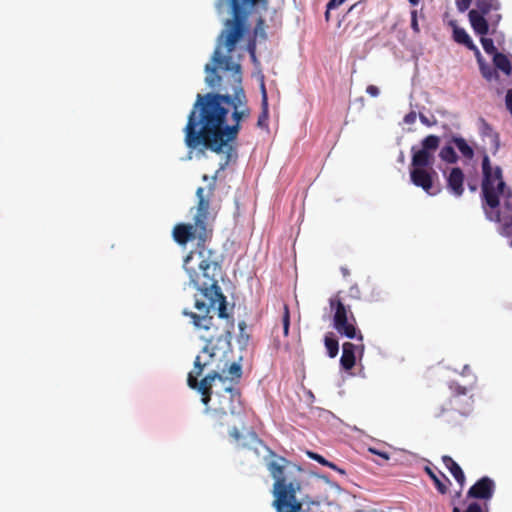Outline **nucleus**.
<instances>
[{"instance_id": "42", "label": "nucleus", "mask_w": 512, "mask_h": 512, "mask_svg": "<svg viewBox=\"0 0 512 512\" xmlns=\"http://www.w3.org/2000/svg\"><path fill=\"white\" fill-rule=\"evenodd\" d=\"M245 326H246L245 322L239 323V327L241 330H243L245 328Z\"/></svg>"}, {"instance_id": "18", "label": "nucleus", "mask_w": 512, "mask_h": 512, "mask_svg": "<svg viewBox=\"0 0 512 512\" xmlns=\"http://www.w3.org/2000/svg\"><path fill=\"white\" fill-rule=\"evenodd\" d=\"M453 39L455 42L466 46L468 49L475 51L477 55H480L478 48L475 46L465 29L455 27L453 30Z\"/></svg>"}, {"instance_id": "4", "label": "nucleus", "mask_w": 512, "mask_h": 512, "mask_svg": "<svg viewBox=\"0 0 512 512\" xmlns=\"http://www.w3.org/2000/svg\"><path fill=\"white\" fill-rule=\"evenodd\" d=\"M482 205L489 219L502 223V233L512 235V191L506 186L500 166H492L489 156L482 159Z\"/></svg>"}, {"instance_id": "45", "label": "nucleus", "mask_w": 512, "mask_h": 512, "mask_svg": "<svg viewBox=\"0 0 512 512\" xmlns=\"http://www.w3.org/2000/svg\"><path fill=\"white\" fill-rule=\"evenodd\" d=\"M452 512H461V510L458 507H454Z\"/></svg>"}, {"instance_id": "24", "label": "nucleus", "mask_w": 512, "mask_h": 512, "mask_svg": "<svg viewBox=\"0 0 512 512\" xmlns=\"http://www.w3.org/2000/svg\"><path fill=\"white\" fill-rule=\"evenodd\" d=\"M480 42L482 44L484 51L487 54L494 56L495 53H498L497 49L494 45V42L491 38L484 37V35H483V36H481Z\"/></svg>"}, {"instance_id": "2", "label": "nucleus", "mask_w": 512, "mask_h": 512, "mask_svg": "<svg viewBox=\"0 0 512 512\" xmlns=\"http://www.w3.org/2000/svg\"><path fill=\"white\" fill-rule=\"evenodd\" d=\"M217 178V173L211 177L206 174L202 176V180L209 183L206 188L198 187L196 190L197 205L193 224L180 223L173 228V238L179 245L184 246L190 240H197L195 248L183 260V268L190 283L201 296H195L194 307L197 312L183 310V315L191 319L194 327H208L211 325L212 312L217 311L218 317H226L227 311L226 296L217 279L221 273L219 255L207 245L212 238L213 224L219 211V207L211 204Z\"/></svg>"}, {"instance_id": "40", "label": "nucleus", "mask_w": 512, "mask_h": 512, "mask_svg": "<svg viewBox=\"0 0 512 512\" xmlns=\"http://www.w3.org/2000/svg\"><path fill=\"white\" fill-rule=\"evenodd\" d=\"M255 48H254V45L250 46V53L252 55V57H255Z\"/></svg>"}, {"instance_id": "27", "label": "nucleus", "mask_w": 512, "mask_h": 512, "mask_svg": "<svg viewBox=\"0 0 512 512\" xmlns=\"http://www.w3.org/2000/svg\"><path fill=\"white\" fill-rule=\"evenodd\" d=\"M308 455L311 459L317 461L318 463L324 465V466H327V467H330L332 469H337L336 465L327 461L323 456L317 454V453H313V452H308Z\"/></svg>"}, {"instance_id": "39", "label": "nucleus", "mask_w": 512, "mask_h": 512, "mask_svg": "<svg viewBox=\"0 0 512 512\" xmlns=\"http://www.w3.org/2000/svg\"><path fill=\"white\" fill-rule=\"evenodd\" d=\"M361 3H362V2H361V1H359V2H357V3H355V4H353V5L349 8V12H351L352 10H354V9H355L358 5H360Z\"/></svg>"}, {"instance_id": "37", "label": "nucleus", "mask_w": 512, "mask_h": 512, "mask_svg": "<svg viewBox=\"0 0 512 512\" xmlns=\"http://www.w3.org/2000/svg\"><path fill=\"white\" fill-rule=\"evenodd\" d=\"M330 11L331 10H328V8H326V12H325V20H326V22L330 21Z\"/></svg>"}, {"instance_id": "38", "label": "nucleus", "mask_w": 512, "mask_h": 512, "mask_svg": "<svg viewBox=\"0 0 512 512\" xmlns=\"http://www.w3.org/2000/svg\"><path fill=\"white\" fill-rule=\"evenodd\" d=\"M341 272H342V274H343L344 276H348V275H349V270H348L347 268L342 267V268H341Z\"/></svg>"}, {"instance_id": "44", "label": "nucleus", "mask_w": 512, "mask_h": 512, "mask_svg": "<svg viewBox=\"0 0 512 512\" xmlns=\"http://www.w3.org/2000/svg\"><path fill=\"white\" fill-rule=\"evenodd\" d=\"M468 370H469V366H468V365H465V366H464V371H463V373L468 372Z\"/></svg>"}, {"instance_id": "36", "label": "nucleus", "mask_w": 512, "mask_h": 512, "mask_svg": "<svg viewBox=\"0 0 512 512\" xmlns=\"http://www.w3.org/2000/svg\"><path fill=\"white\" fill-rule=\"evenodd\" d=\"M501 15L500 14H495L491 17V21H492V25H497L499 23V21L501 20Z\"/></svg>"}, {"instance_id": "29", "label": "nucleus", "mask_w": 512, "mask_h": 512, "mask_svg": "<svg viewBox=\"0 0 512 512\" xmlns=\"http://www.w3.org/2000/svg\"><path fill=\"white\" fill-rule=\"evenodd\" d=\"M471 3H472V0H456L457 10L459 12L463 13L466 10H468V8L470 7Z\"/></svg>"}, {"instance_id": "17", "label": "nucleus", "mask_w": 512, "mask_h": 512, "mask_svg": "<svg viewBox=\"0 0 512 512\" xmlns=\"http://www.w3.org/2000/svg\"><path fill=\"white\" fill-rule=\"evenodd\" d=\"M442 461L457 483L463 486L465 483V475L462 468L448 455H444Z\"/></svg>"}, {"instance_id": "20", "label": "nucleus", "mask_w": 512, "mask_h": 512, "mask_svg": "<svg viewBox=\"0 0 512 512\" xmlns=\"http://www.w3.org/2000/svg\"><path fill=\"white\" fill-rule=\"evenodd\" d=\"M493 63L495 67L501 70L505 75L510 76L512 72L511 62L509 58L503 53H495L493 56Z\"/></svg>"}, {"instance_id": "21", "label": "nucleus", "mask_w": 512, "mask_h": 512, "mask_svg": "<svg viewBox=\"0 0 512 512\" xmlns=\"http://www.w3.org/2000/svg\"><path fill=\"white\" fill-rule=\"evenodd\" d=\"M450 143H453L459 152L467 159H472L474 151L472 147L466 142V140L459 136H453Z\"/></svg>"}, {"instance_id": "12", "label": "nucleus", "mask_w": 512, "mask_h": 512, "mask_svg": "<svg viewBox=\"0 0 512 512\" xmlns=\"http://www.w3.org/2000/svg\"><path fill=\"white\" fill-rule=\"evenodd\" d=\"M233 332V330L231 331ZM232 336V333H230V337ZM232 353L231 351V345L229 346V350L225 353V356L221 360L220 365L224 366L226 365L225 372H221L224 377L227 378V385L231 383V385H234L237 387L241 377H242V366L239 362H231L228 363V354Z\"/></svg>"}, {"instance_id": "41", "label": "nucleus", "mask_w": 512, "mask_h": 512, "mask_svg": "<svg viewBox=\"0 0 512 512\" xmlns=\"http://www.w3.org/2000/svg\"><path fill=\"white\" fill-rule=\"evenodd\" d=\"M409 2L415 6L420 2V0H409Z\"/></svg>"}, {"instance_id": "43", "label": "nucleus", "mask_w": 512, "mask_h": 512, "mask_svg": "<svg viewBox=\"0 0 512 512\" xmlns=\"http://www.w3.org/2000/svg\"><path fill=\"white\" fill-rule=\"evenodd\" d=\"M445 410H446L445 408H442V409H441V412L437 414V417H440V416L443 414V412H444Z\"/></svg>"}, {"instance_id": "7", "label": "nucleus", "mask_w": 512, "mask_h": 512, "mask_svg": "<svg viewBox=\"0 0 512 512\" xmlns=\"http://www.w3.org/2000/svg\"><path fill=\"white\" fill-rule=\"evenodd\" d=\"M475 4L477 9L470 10L468 18L474 32L483 36L489 32V23L484 16L491 11H498L501 4L499 0H477Z\"/></svg>"}, {"instance_id": "23", "label": "nucleus", "mask_w": 512, "mask_h": 512, "mask_svg": "<svg viewBox=\"0 0 512 512\" xmlns=\"http://www.w3.org/2000/svg\"><path fill=\"white\" fill-rule=\"evenodd\" d=\"M440 158L450 164L456 163L458 160V156L454 150V147L452 145H446L444 146L439 154Z\"/></svg>"}, {"instance_id": "32", "label": "nucleus", "mask_w": 512, "mask_h": 512, "mask_svg": "<svg viewBox=\"0 0 512 512\" xmlns=\"http://www.w3.org/2000/svg\"><path fill=\"white\" fill-rule=\"evenodd\" d=\"M366 92L372 97H377L380 93L379 88L375 85H368Z\"/></svg>"}, {"instance_id": "35", "label": "nucleus", "mask_w": 512, "mask_h": 512, "mask_svg": "<svg viewBox=\"0 0 512 512\" xmlns=\"http://www.w3.org/2000/svg\"><path fill=\"white\" fill-rule=\"evenodd\" d=\"M350 294L355 298H360V291L357 285L350 287Z\"/></svg>"}, {"instance_id": "34", "label": "nucleus", "mask_w": 512, "mask_h": 512, "mask_svg": "<svg viewBox=\"0 0 512 512\" xmlns=\"http://www.w3.org/2000/svg\"><path fill=\"white\" fill-rule=\"evenodd\" d=\"M416 113L414 111L409 112L404 117V122L406 124H413L416 121Z\"/></svg>"}, {"instance_id": "15", "label": "nucleus", "mask_w": 512, "mask_h": 512, "mask_svg": "<svg viewBox=\"0 0 512 512\" xmlns=\"http://www.w3.org/2000/svg\"><path fill=\"white\" fill-rule=\"evenodd\" d=\"M357 346L351 342H345L342 345V356L340 358V364L343 369L351 370L356 362L355 352Z\"/></svg>"}, {"instance_id": "28", "label": "nucleus", "mask_w": 512, "mask_h": 512, "mask_svg": "<svg viewBox=\"0 0 512 512\" xmlns=\"http://www.w3.org/2000/svg\"><path fill=\"white\" fill-rule=\"evenodd\" d=\"M480 70H481L482 76L487 80H491L493 78V76L496 74V72L493 70L492 67L485 65L481 62H480Z\"/></svg>"}, {"instance_id": "5", "label": "nucleus", "mask_w": 512, "mask_h": 512, "mask_svg": "<svg viewBox=\"0 0 512 512\" xmlns=\"http://www.w3.org/2000/svg\"><path fill=\"white\" fill-rule=\"evenodd\" d=\"M268 451L270 459L266 460V467L274 479L273 506L277 512H300L302 503L296 498V493L301 490L298 476L301 468L272 450Z\"/></svg>"}, {"instance_id": "13", "label": "nucleus", "mask_w": 512, "mask_h": 512, "mask_svg": "<svg viewBox=\"0 0 512 512\" xmlns=\"http://www.w3.org/2000/svg\"><path fill=\"white\" fill-rule=\"evenodd\" d=\"M447 189L456 197L462 196L464 192V173L459 167L451 169L447 176Z\"/></svg>"}, {"instance_id": "31", "label": "nucleus", "mask_w": 512, "mask_h": 512, "mask_svg": "<svg viewBox=\"0 0 512 512\" xmlns=\"http://www.w3.org/2000/svg\"><path fill=\"white\" fill-rule=\"evenodd\" d=\"M411 28L418 33L419 32V26H418V20H417V11L413 10L411 12Z\"/></svg>"}, {"instance_id": "26", "label": "nucleus", "mask_w": 512, "mask_h": 512, "mask_svg": "<svg viewBox=\"0 0 512 512\" xmlns=\"http://www.w3.org/2000/svg\"><path fill=\"white\" fill-rule=\"evenodd\" d=\"M464 512H489L488 504L481 505L478 502H471Z\"/></svg>"}, {"instance_id": "11", "label": "nucleus", "mask_w": 512, "mask_h": 512, "mask_svg": "<svg viewBox=\"0 0 512 512\" xmlns=\"http://www.w3.org/2000/svg\"><path fill=\"white\" fill-rule=\"evenodd\" d=\"M494 491V481L491 478L484 476L469 488L467 498L484 500L486 503L493 497Z\"/></svg>"}, {"instance_id": "1", "label": "nucleus", "mask_w": 512, "mask_h": 512, "mask_svg": "<svg viewBox=\"0 0 512 512\" xmlns=\"http://www.w3.org/2000/svg\"><path fill=\"white\" fill-rule=\"evenodd\" d=\"M259 0H231L233 18L225 22L218 38V45L211 57V63L205 65V82L211 89L224 91V94L209 92L197 94L184 127V142L188 149L211 150L224 153L219 173L237 158L235 146L240 131V122L250 117L247 98L242 87V70L238 62L233 61L232 52L243 37L246 27L248 8Z\"/></svg>"}, {"instance_id": "9", "label": "nucleus", "mask_w": 512, "mask_h": 512, "mask_svg": "<svg viewBox=\"0 0 512 512\" xmlns=\"http://www.w3.org/2000/svg\"><path fill=\"white\" fill-rule=\"evenodd\" d=\"M449 388L451 397L448 409L457 411L461 415L468 414L473 403L472 396H468V388L457 382H451Z\"/></svg>"}, {"instance_id": "3", "label": "nucleus", "mask_w": 512, "mask_h": 512, "mask_svg": "<svg viewBox=\"0 0 512 512\" xmlns=\"http://www.w3.org/2000/svg\"><path fill=\"white\" fill-rule=\"evenodd\" d=\"M222 322L217 324L211 315V325L195 327L202 330L201 339L205 345L194 360V368L187 376V385L201 395L205 412L211 413L215 422L220 425L224 416L238 414L242 409L240 389L227 385L226 365L221 360L230 346V333L234 330V319L226 312V317H218Z\"/></svg>"}, {"instance_id": "6", "label": "nucleus", "mask_w": 512, "mask_h": 512, "mask_svg": "<svg viewBox=\"0 0 512 512\" xmlns=\"http://www.w3.org/2000/svg\"><path fill=\"white\" fill-rule=\"evenodd\" d=\"M331 311H333V327L342 336L349 339L362 341L363 335L356 327V318L349 305H345L340 297V293L329 299Z\"/></svg>"}, {"instance_id": "14", "label": "nucleus", "mask_w": 512, "mask_h": 512, "mask_svg": "<svg viewBox=\"0 0 512 512\" xmlns=\"http://www.w3.org/2000/svg\"><path fill=\"white\" fill-rule=\"evenodd\" d=\"M424 471L433 481L437 491L440 494H446L448 492V487L451 485V482L444 473L439 471L437 474L430 466H425Z\"/></svg>"}, {"instance_id": "8", "label": "nucleus", "mask_w": 512, "mask_h": 512, "mask_svg": "<svg viewBox=\"0 0 512 512\" xmlns=\"http://www.w3.org/2000/svg\"><path fill=\"white\" fill-rule=\"evenodd\" d=\"M440 138L437 135H428L421 142V149L415 150L412 147L413 153L411 165L412 166H431L434 162L433 153L439 148Z\"/></svg>"}, {"instance_id": "30", "label": "nucleus", "mask_w": 512, "mask_h": 512, "mask_svg": "<svg viewBox=\"0 0 512 512\" xmlns=\"http://www.w3.org/2000/svg\"><path fill=\"white\" fill-rule=\"evenodd\" d=\"M368 451L372 454H375L377 456H379L384 462L388 461L390 459V455L388 452H385V451H380L376 448H368Z\"/></svg>"}, {"instance_id": "33", "label": "nucleus", "mask_w": 512, "mask_h": 512, "mask_svg": "<svg viewBox=\"0 0 512 512\" xmlns=\"http://www.w3.org/2000/svg\"><path fill=\"white\" fill-rule=\"evenodd\" d=\"M344 2H345V0H330L327 3L326 8H328V10H332V9L339 7Z\"/></svg>"}, {"instance_id": "22", "label": "nucleus", "mask_w": 512, "mask_h": 512, "mask_svg": "<svg viewBox=\"0 0 512 512\" xmlns=\"http://www.w3.org/2000/svg\"><path fill=\"white\" fill-rule=\"evenodd\" d=\"M324 345L327 349L328 356L330 358H335L339 351V343L332 333H328L325 335Z\"/></svg>"}, {"instance_id": "10", "label": "nucleus", "mask_w": 512, "mask_h": 512, "mask_svg": "<svg viewBox=\"0 0 512 512\" xmlns=\"http://www.w3.org/2000/svg\"><path fill=\"white\" fill-rule=\"evenodd\" d=\"M425 167L413 166L410 171L411 182L415 186L421 187L426 193L435 195L440 191V189L433 190V176H437V173L435 171L428 172Z\"/></svg>"}, {"instance_id": "16", "label": "nucleus", "mask_w": 512, "mask_h": 512, "mask_svg": "<svg viewBox=\"0 0 512 512\" xmlns=\"http://www.w3.org/2000/svg\"><path fill=\"white\" fill-rule=\"evenodd\" d=\"M229 435L240 447H246L249 443H262L255 432H249L247 436H243L236 427L230 430Z\"/></svg>"}, {"instance_id": "19", "label": "nucleus", "mask_w": 512, "mask_h": 512, "mask_svg": "<svg viewBox=\"0 0 512 512\" xmlns=\"http://www.w3.org/2000/svg\"><path fill=\"white\" fill-rule=\"evenodd\" d=\"M261 88H262V98H261L262 111L258 117L257 126L260 128H265L268 126V117H269L268 97H267L265 85L263 83L261 85Z\"/></svg>"}, {"instance_id": "25", "label": "nucleus", "mask_w": 512, "mask_h": 512, "mask_svg": "<svg viewBox=\"0 0 512 512\" xmlns=\"http://www.w3.org/2000/svg\"><path fill=\"white\" fill-rule=\"evenodd\" d=\"M283 315H282V324H283V333L284 336H288L289 334V327H290V312L288 305H284L283 307Z\"/></svg>"}]
</instances>
